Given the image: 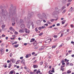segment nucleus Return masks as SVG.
<instances>
[{
	"mask_svg": "<svg viewBox=\"0 0 74 74\" xmlns=\"http://www.w3.org/2000/svg\"><path fill=\"white\" fill-rule=\"evenodd\" d=\"M2 17L0 16V22H3L2 21V18H3V19H6L5 21H6L7 19V16L8 15L9 13L7 12L6 10H4L2 9Z\"/></svg>",
	"mask_w": 74,
	"mask_h": 74,
	"instance_id": "1",
	"label": "nucleus"
},
{
	"mask_svg": "<svg viewBox=\"0 0 74 74\" xmlns=\"http://www.w3.org/2000/svg\"><path fill=\"white\" fill-rule=\"evenodd\" d=\"M9 12L10 15L9 16H14L16 14V9L15 8L14 10V6L13 5H11L10 8H9Z\"/></svg>",
	"mask_w": 74,
	"mask_h": 74,
	"instance_id": "2",
	"label": "nucleus"
},
{
	"mask_svg": "<svg viewBox=\"0 0 74 74\" xmlns=\"http://www.w3.org/2000/svg\"><path fill=\"white\" fill-rule=\"evenodd\" d=\"M38 16L41 19H43V18H45V19H47V17L45 13H43L42 14H38Z\"/></svg>",
	"mask_w": 74,
	"mask_h": 74,
	"instance_id": "3",
	"label": "nucleus"
},
{
	"mask_svg": "<svg viewBox=\"0 0 74 74\" xmlns=\"http://www.w3.org/2000/svg\"><path fill=\"white\" fill-rule=\"evenodd\" d=\"M55 10L52 13V15H56V14H59V11H60L61 12H62V11L60 9H58V7H56L55 8Z\"/></svg>",
	"mask_w": 74,
	"mask_h": 74,
	"instance_id": "4",
	"label": "nucleus"
},
{
	"mask_svg": "<svg viewBox=\"0 0 74 74\" xmlns=\"http://www.w3.org/2000/svg\"><path fill=\"white\" fill-rule=\"evenodd\" d=\"M32 14H33V13L32 12L31 13H29L27 16V18L30 19V18L32 17Z\"/></svg>",
	"mask_w": 74,
	"mask_h": 74,
	"instance_id": "5",
	"label": "nucleus"
},
{
	"mask_svg": "<svg viewBox=\"0 0 74 74\" xmlns=\"http://www.w3.org/2000/svg\"><path fill=\"white\" fill-rule=\"evenodd\" d=\"M0 52H1L2 55H3L4 53V50L3 48H0Z\"/></svg>",
	"mask_w": 74,
	"mask_h": 74,
	"instance_id": "6",
	"label": "nucleus"
},
{
	"mask_svg": "<svg viewBox=\"0 0 74 74\" xmlns=\"http://www.w3.org/2000/svg\"><path fill=\"white\" fill-rule=\"evenodd\" d=\"M21 63L23 64V66H25V61L24 59H23L21 61Z\"/></svg>",
	"mask_w": 74,
	"mask_h": 74,
	"instance_id": "7",
	"label": "nucleus"
},
{
	"mask_svg": "<svg viewBox=\"0 0 74 74\" xmlns=\"http://www.w3.org/2000/svg\"><path fill=\"white\" fill-rule=\"evenodd\" d=\"M31 22H32L31 21H29L28 22L27 26L28 29H29L30 28V25H31Z\"/></svg>",
	"mask_w": 74,
	"mask_h": 74,
	"instance_id": "8",
	"label": "nucleus"
},
{
	"mask_svg": "<svg viewBox=\"0 0 74 74\" xmlns=\"http://www.w3.org/2000/svg\"><path fill=\"white\" fill-rule=\"evenodd\" d=\"M41 21L38 20L37 21L36 23H37V25H41Z\"/></svg>",
	"mask_w": 74,
	"mask_h": 74,
	"instance_id": "9",
	"label": "nucleus"
},
{
	"mask_svg": "<svg viewBox=\"0 0 74 74\" xmlns=\"http://www.w3.org/2000/svg\"><path fill=\"white\" fill-rule=\"evenodd\" d=\"M74 11V9L73 8V7H71L70 9L69 10V12H73Z\"/></svg>",
	"mask_w": 74,
	"mask_h": 74,
	"instance_id": "10",
	"label": "nucleus"
},
{
	"mask_svg": "<svg viewBox=\"0 0 74 74\" xmlns=\"http://www.w3.org/2000/svg\"><path fill=\"white\" fill-rule=\"evenodd\" d=\"M10 62H12V63H15V59H14V58H12L10 59Z\"/></svg>",
	"mask_w": 74,
	"mask_h": 74,
	"instance_id": "11",
	"label": "nucleus"
},
{
	"mask_svg": "<svg viewBox=\"0 0 74 74\" xmlns=\"http://www.w3.org/2000/svg\"><path fill=\"white\" fill-rule=\"evenodd\" d=\"M33 67L34 69H36L38 68V65H34Z\"/></svg>",
	"mask_w": 74,
	"mask_h": 74,
	"instance_id": "12",
	"label": "nucleus"
},
{
	"mask_svg": "<svg viewBox=\"0 0 74 74\" xmlns=\"http://www.w3.org/2000/svg\"><path fill=\"white\" fill-rule=\"evenodd\" d=\"M35 41V39L33 38L31 39L30 42H33V41Z\"/></svg>",
	"mask_w": 74,
	"mask_h": 74,
	"instance_id": "13",
	"label": "nucleus"
},
{
	"mask_svg": "<svg viewBox=\"0 0 74 74\" xmlns=\"http://www.w3.org/2000/svg\"><path fill=\"white\" fill-rule=\"evenodd\" d=\"M20 23H23V19H21L20 21H19Z\"/></svg>",
	"mask_w": 74,
	"mask_h": 74,
	"instance_id": "14",
	"label": "nucleus"
},
{
	"mask_svg": "<svg viewBox=\"0 0 74 74\" xmlns=\"http://www.w3.org/2000/svg\"><path fill=\"white\" fill-rule=\"evenodd\" d=\"M71 73V71L70 70H68L67 71V74H70Z\"/></svg>",
	"mask_w": 74,
	"mask_h": 74,
	"instance_id": "15",
	"label": "nucleus"
},
{
	"mask_svg": "<svg viewBox=\"0 0 74 74\" xmlns=\"http://www.w3.org/2000/svg\"><path fill=\"white\" fill-rule=\"evenodd\" d=\"M8 66H9L8 67V68H11V66H12L11 64L10 63L9 64Z\"/></svg>",
	"mask_w": 74,
	"mask_h": 74,
	"instance_id": "16",
	"label": "nucleus"
},
{
	"mask_svg": "<svg viewBox=\"0 0 74 74\" xmlns=\"http://www.w3.org/2000/svg\"><path fill=\"white\" fill-rule=\"evenodd\" d=\"M1 27H2V29H4V27H5V25H2Z\"/></svg>",
	"mask_w": 74,
	"mask_h": 74,
	"instance_id": "17",
	"label": "nucleus"
},
{
	"mask_svg": "<svg viewBox=\"0 0 74 74\" xmlns=\"http://www.w3.org/2000/svg\"><path fill=\"white\" fill-rule=\"evenodd\" d=\"M14 73V71H11L9 73V74H13ZM14 74H15V73H14Z\"/></svg>",
	"mask_w": 74,
	"mask_h": 74,
	"instance_id": "18",
	"label": "nucleus"
},
{
	"mask_svg": "<svg viewBox=\"0 0 74 74\" xmlns=\"http://www.w3.org/2000/svg\"><path fill=\"white\" fill-rule=\"evenodd\" d=\"M66 20H64L63 21H62V25L64 24V23H65V22H66Z\"/></svg>",
	"mask_w": 74,
	"mask_h": 74,
	"instance_id": "19",
	"label": "nucleus"
},
{
	"mask_svg": "<svg viewBox=\"0 0 74 74\" xmlns=\"http://www.w3.org/2000/svg\"><path fill=\"white\" fill-rule=\"evenodd\" d=\"M51 73H55V71H54V68H52L51 71Z\"/></svg>",
	"mask_w": 74,
	"mask_h": 74,
	"instance_id": "20",
	"label": "nucleus"
},
{
	"mask_svg": "<svg viewBox=\"0 0 74 74\" xmlns=\"http://www.w3.org/2000/svg\"><path fill=\"white\" fill-rule=\"evenodd\" d=\"M56 47V45L53 46L51 47V48H52V49H53V48H55Z\"/></svg>",
	"mask_w": 74,
	"mask_h": 74,
	"instance_id": "21",
	"label": "nucleus"
},
{
	"mask_svg": "<svg viewBox=\"0 0 74 74\" xmlns=\"http://www.w3.org/2000/svg\"><path fill=\"white\" fill-rule=\"evenodd\" d=\"M20 61L19 60H18V61H17L16 62V64H19V61Z\"/></svg>",
	"mask_w": 74,
	"mask_h": 74,
	"instance_id": "22",
	"label": "nucleus"
},
{
	"mask_svg": "<svg viewBox=\"0 0 74 74\" xmlns=\"http://www.w3.org/2000/svg\"><path fill=\"white\" fill-rule=\"evenodd\" d=\"M66 8V6H63V7L61 8V10H64V8Z\"/></svg>",
	"mask_w": 74,
	"mask_h": 74,
	"instance_id": "23",
	"label": "nucleus"
},
{
	"mask_svg": "<svg viewBox=\"0 0 74 74\" xmlns=\"http://www.w3.org/2000/svg\"><path fill=\"white\" fill-rule=\"evenodd\" d=\"M25 32L26 33H27L28 32H27V29L26 28L25 29Z\"/></svg>",
	"mask_w": 74,
	"mask_h": 74,
	"instance_id": "24",
	"label": "nucleus"
},
{
	"mask_svg": "<svg viewBox=\"0 0 74 74\" xmlns=\"http://www.w3.org/2000/svg\"><path fill=\"white\" fill-rule=\"evenodd\" d=\"M12 21H15V18H14V17H12Z\"/></svg>",
	"mask_w": 74,
	"mask_h": 74,
	"instance_id": "25",
	"label": "nucleus"
},
{
	"mask_svg": "<svg viewBox=\"0 0 74 74\" xmlns=\"http://www.w3.org/2000/svg\"><path fill=\"white\" fill-rule=\"evenodd\" d=\"M19 44H18V45H15V48H17V47H18L19 46Z\"/></svg>",
	"mask_w": 74,
	"mask_h": 74,
	"instance_id": "26",
	"label": "nucleus"
},
{
	"mask_svg": "<svg viewBox=\"0 0 74 74\" xmlns=\"http://www.w3.org/2000/svg\"><path fill=\"white\" fill-rule=\"evenodd\" d=\"M42 29V27H40L38 28V29L39 30H41Z\"/></svg>",
	"mask_w": 74,
	"mask_h": 74,
	"instance_id": "27",
	"label": "nucleus"
},
{
	"mask_svg": "<svg viewBox=\"0 0 74 74\" xmlns=\"http://www.w3.org/2000/svg\"><path fill=\"white\" fill-rule=\"evenodd\" d=\"M66 9H64V11L63 12H62V13L63 14L65 12H66Z\"/></svg>",
	"mask_w": 74,
	"mask_h": 74,
	"instance_id": "28",
	"label": "nucleus"
},
{
	"mask_svg": "<svg viewBox=\"0 0 74 74\" xmlns=\"http://www.w3.org/2000/svg\"><path fill=\"white\" fill-rule=\"evenodd\" d=\"M14 34H16V35H17V34H18V32L16 31H15L14 32Z\"/></svg>",
	"mask_w": 74,
	"mask_h": 74,
	"instance_id": "29",
	"label": "nucleus"
},
{
	"mask_svg": "<svg viewBox=\"0 0 74 74\" xmlns=\"http://www.w3.org/2000/svg\"><path fill=\"white\" fill-rule=\"evenodd\" d=\"M10 30H11V31H12V30H13V28H12V27H11L10 28H9Z\"/></svg>",
	"mask_w": 74,
	"mask_h": 74,
	"instance_id": "30",
	"label": "nucleus"
},
{
	"mask_svg": "<svg viewBox=\"0 0 74 74\" xmlns=\"http://www.w3.org/2000/svg\"><path fill=\"white\" fill-rule=\"evenodd\" d=\"M45 43L46 44H49L50 42V41H49L48 42H47L46 41H45Z\"/></svg>",
	"mask_w": 74,
	"mask_h": 74,
	"instance_id": "31",
	"label": "nucleus"
},
{
	"mask_svg": "<svg viewBox=\"0 0 74 74\" xmlns=\"http://www.w3.org/2000/svg\"><path fill=\"white\" fill-rule=\"evenodd\" d=\"M55 19H51L50 20L51 22H53V21H55Z\"/></svg>",
	"mask_w": 74,
	"mask_h": 74,
	"instance_id": "32",
	"label": "nucleus"
},
{
	"mask_svg": "<svg viewBox=\"0 0 74 74\" xmlns=\"http://www.w3.org/2000/svg\"><path fill=\"white\" fill-rule=\"evenodd\" d=\"M47 23H48V24H51V23L49 22V21H47Z\"/></svg>",
	"mask_w": 74,
	"mask_h": 74,
	"instance_id": "33",
	"label": "nucleus"
},
{
	"mask_svg": "<svg viewBox=\"0 0 74 74\" xmlns=\"http://www.w3.org/2000/svg\"><path fill=\"white\" fill-rule=\"evenodd\" d=\"M17 42H18L16 41L14 42L12 44V45H14V44H16V43H17Z\"/></svg>",
	"mask_w": 74,
	"mask_h": 74,
	"instance_id": "34",
	"label": "nucleus"
},
{
	"mask_svg": "<svg viewBox=\"0 0 74 74\" xmlns=\"http://www.w3.org/2000/svg\"><path fill=\"white\" fill-rule=\"evenodd\" d=\"M42 34H43V33H41L39 34V36H42Z\"/></svg>",
	"mask_w": 74,
	"mask_h": 74,
	"instance_id": "35",
	"label": "nucleus"
},
{
	"mask_svg": "<svg viewBox=\"0 0 74 74\" xmlns=\"http://www.w3.org/2000/svg\"><path fill=\"white\" fill-rule=\"evenodd\" d=\"M1 37H5V35H4V34H3L1 36Z\"/></svg>",
	"mask_w": 74,
	"mask_h": 74,
	"instance_id": "36",
	"label": "nucleus"
},
{
	"mask_svg": "<svg viewBox=\"0 0 74 74\" xmlns=\"http://www.w3.org/2000/svg\"><path fill=\"white\" fill-rule=\"evenodd\" d=\"M41 27L42 29H45L46 27H45V26H42Z\"/></svg>",
	"mask_w": 74,
	"mask_h": 74,
	"instance_id": "37",
	"label": "nucleus"
},
{
	"mask_svg": "<svg viewBox=\"0 0 74 74\" xmlns=\"http://www.w3.org/2000/svg\"><path fill=\"white\" fill-rule=\"evenodd\" d=\"M35 30L36 32H38V29H37V27L35 29Z\"/></svg>",
	"mask_w": 74,
	"mask_h": 74,
	"instance_id": "38",
	"label": "nucleus"
},
{
	"mask_svg": "<svg viewBox=\"0 0 74 74\" xmlns=\"http://www.w3.org/2000/svg\"><path fill=\"white\" fill-rule=\"evenodd\" d=\"M19 32H20V33H23V30H21L19 31Z\"/></svg>",
	"mask_w": 74,
	"mask_h": 74,
	"instance_id": "39",
	"label": "nucleus"
},
{
	"mask_svg": "<svg viewBox=\"0 0 74 74\" xmlns=\"http://www.w3.org/2000/svg\"><path fill=\"white\" fill-rule=\"evenodd\" d=\"M40 51H42V50H44V48H41L39 49Z\"/></svg>",
	"mask_w": 74,
	"mask_h": 74,
	"instance_id": "40",
	"label": "nucleus"
},
{
	"mask_svg": "<svg viewBox=\"0 0 74 74\" xmlns=\"http://www.w3.org/2000/svg\"><path fill=\"white\" fill-rule=\"evenodd\" d=\"M43 62H40V65H42V64H43Z\"/></svg>",
	"mask_w": 74,
	"mask_h": 74,
	"instance_id": "41",
	"label": "nucleus"
},
{
	"mask_svg": "<svg viewBox=\"0 0 74 74\" xmlns=\"http://www.w3.org/2000/svg\"><path fill=\"white\" fill-rule=\"evenodd\" d=\"M53 37H54V38H57V37H58V36L56 35H54L53 36Z\"/></svg>",
	"mask_w": 74,
	"mask_h": 74,
	"instance_id": "42",
	"label": "nucleus"
},
{
	"mask_svg": "<svg viewBox=\"0 0 74 74\" xmlns=\"http://www.w3.org/2000/svg\"><path fill=\"white\" fill-rule=\"evenodd\" d=\"M28 55L29 57H30L31 56H32V55L31 54V53H29L28 54Z\"/></svg>",
	"mask_w": 74,
	"mask_h": 74,
	"instance_id": "43",
	"label": "nucleus"
},
{
	"mask_svg": "<svg viewBox=\"0 0 74 74\" xmlns=\"http://www.w3.org/2000/svg\"><path fill=\"white\" fill-rule=\"evenodd\" d=\"M26 58H29V55H26L25 56Z\"/></svg>",
	"mask_w": 74,
	"mask_h": 74,
	"instance_id": "44",
	"label": "nucleus"
},
{
	"mask_svg": "<svg viewBox=\"0 0 74 74\" xmlns=\"http://www.w3.org/2000/svg\"><path fill=\"white\" fill-rule=\"evenodd\" d=\"M10 57H12V53H10Z\"/></svg>",
	"mask_w": 74,
	"mask_h": 74,
	"instance_id": "45",
	"label": "nucleus"
},
{
	"mask_svg": "<svg viewBox=\"0 0 74 74\" xmlns=\"http://www.w3.org/2000/svg\"><path fill=\"white\" fill-rule=\"evenodd\" d=\"M72 1V0H68V3H70Z\"/></svg>",
	"mask_w": 74,
	"mask_h": 74,
	"instance_id": "46",
	"label": "nucleus"
},
{
	"mask_svg": "<svg viewBox=\"0 0 74 74\" xmlns=\"http://www.w3.org/2000/svg\"><path fill=\"white\" fill-rule=\"evenodd\" d=\"M46 39H47V40H46V41H48V40H49V37H48Z\"/></svg>",
	"mask_w": 74,
	"mask_h": 74,
	"instance_id": "47",
	"label": "nucleus"
},
{
	"mask_svg": "<svg viewBox=\"0 0 74 74\" xmlns=\"http://www.w3.org/2000/svg\"><path fill=\"white\" fill-rule=\"evenodd\" d=\"M70 4V3H68L67 5V6L68 7V6H69V5Z\"/></svg>",
	"mask_w": 74,
	"mask_h": 74,
	"instance_id": "48",
	"label": "nucleus"
},
{
	"mask_svg": "<svg viewBox=\"0 0 74 74\" xmlns=\"http://www.w3.org/2000/svg\"><path fill=\"white\" fill-rule=\"evenodd\" d=\"M31 25H32V27L33 28L34 27V24L33 23H32L31 24Z\"/></svg>",
	"mask_w": 74,
	"mask_h": 74,
	"instance_id": "49",
	"label": "nucleus"
},
{
	"mask_svg": "<svg viewBox=\"0 0 74 74\" xmlns=\"http://www.w3.org/2000/svg\"><path fill=\"white\" fill-rule=\"evenodd\" d=\"M4 44L3 43L2 45H1V47H4Z\"/></svg>",
	"mask_w": 74,
	"mask_h": 74,
	"instance_id": "50",
	"label": "nucleus"
},
{
	"mask_svg": "<svg viewBox=\"0 0 74 74\" xmlns=\"http://www.w3.org/2000/svg\"><path fill=\"white\" fill-rule=\"evenodd\" d=\"M57 26H60V23H58V24H57L56 25Z\"/></svg>",
	"mask_w": 74,
	"mask_h": 74,
	"instance_id": "51",
	"label": "nucleus"
},
{
	"mask_svg": "<svg viewBox=\"0 0 74 74\" xmlns=\"http://www.w3.org/2000/svg\"><path fill=\"white\" fill-rule=\"evenodd\" d=\"M21 26H23V27H25V25L24 24H21Z\"/></svg>",
	"mask_w": 74,
	"mask_h": 74,
	"instance_id": "52",
	"label": "nucleus"
},
{
	"mask_svg": "<svg viewBox=\"0 0 74 74\" xmlns=\"http://www.w3.org/2000/svg\"><path fill=\"white\" fill-rule=\"evenodd\" d=\"M27 44V43H25L24 44V45H25V46H26Z\"/></svg>",
	"mask_w": 74,
	"mask_h": 74,
	"instance_id": "53",
	"label": "nucleus"
},
{
	"mask_svg": "<svg viewBox=\"0 0 74 74\" xmlns=\"http://www.w3.org/2000/svg\"><path fill=\"white\" fill-rule=\"evenodd\" d=\"M62 74H67V73L66 72H64L62 73Z\"/></svg>",
	"mask_w": 74,
	"mask_h": 74,
	"instance_id": "54",
	"label": "nucleus"
},
{
	"mask_svg": "<svg viewBox=\"0 0 74 74\" xmlns=\"http://www.w3.org/2000/svg\"><path fill=\"white\" fill-rule=\"evenodd\" d=\"M34 54H35V52H34L32 53V55H34Z\"/></svg>",
	"mask_w": 74,
	"mask_h": 74,
	"instance_id": "55",
	"label": "nucleus"
},
{
	"mask_svg": "<svg viewBox=\"0 0 74 74\" xmlns=\"http://www.w3.org/2000/svg\"><path fill=\"white\" fill-rule=\"evenodd\" d=\"M54 30H56V29H57V30H58V28L56 27L54 28Z\"/></svg>",
	"mask_w": 74,
	"mask_h": 74,
	"instance_id": "56",
	"label": "nucleus"
},
{
	"mask_svg": "<svg viewBox=\"0 0 74 74\" xmlns=\"http://www.w3.org/2000/svg\"><path fill=\"white\" fill-rule=\"evenodd\" d=\"M70 66H73V64L72 63H70Z\"/></svg>",
	"mask_w": 74,
	"mask_h": 74,
	"instance_id": "57",
	"label": "nucleus"
},
{
	"mask_svg": "<svg viewBox=\"0 0 74 74\" xmlns=\"http://www.w3.org/2000/svg\"><path fill=\"white\" fill-rule=\"evenodd\" d=\"M11 62V61H10V60H8L7 61V62L8 63H9V62Z\"/></svg>",
	"mask_w": 74,
	"mask_h": 74,
	"instance_id": "58",
	"label": "nucleus"
},
{
	"mask_svg": "<svg viewBox=\"0 0 74 74\" xmlns=\"http://www.w3.org/2000/svg\"><path fill=\"white\" fill-rule=\"evenodd\" d=\"M48 66L47 65H45V68H47V67H48Z\"/></svg>",
	"mask_w": 74,
	"mask_h": 74,
	"instance_id": "59",
	"label": "nucleus"
},
{
	"mask_svg": "<svg viewBox=\"0 0 74 74\" xmlns=\"http://www.w3.org/2000/svg\"><path fill=\"white\" fill-rule=\"evenodd\" d=\"M71 26L72 27H73V24H71Z\"/></svg>",
	"mask_w": 74,
	"mask_h": 74,
	"instance_id": "60",
	"label": "nucleus"
},
{
	"mask_svg": "<svg viewBox=\"0 0 74 74\" xmlns=\"http://www.w3.org/2000/svg\"><path fill=\"white\" fill-rule=\"evenodd\" d=\"M8 37H5V39H6V40H8Z\"/></svg>",
	"mask_w": 74,
	"mask_h": 74,
	"instance_id": "61",
	"label": "nucleus"
},
{
	"mask_svg": "<svg viewBox=\"0 0 74 74\" xmlns=\"http://www.w3.org/2000/svg\"><path fill=\"white\" fill-rule=\"evenodd\" d=\"M23 57H21L20 58V59H23Z\"/></svg>",
	"mask_w": 74,
	"mask_h": 74,
	"instance_id": "62",
	"label": "nucleus"
},
{
	"mask_svg": "<svg viewBox=\"0 0 74 74\" xmlns=\"http://www.w3.org/2000/svg\"><path fill=\"white\" fill-rule=\"evenodd\" d=\"M43 22L45 23V22H46V21L45 20H43Z\"/></svg>",
	"mask_w": 74,
	"mask_h": 74,
	"instance_id": "63",
	"label": "nucleus"
},
{
	"mask_svg": "<svg viewBox=\"0 0 74 74\" xmlns=\"http://www.w3.org/2000/svg\"><path fill=\"white\" fill-rule=\"evenodd\" d=\"M71 56L72 57H73H73H74V54H73L71 55Z\"/></svg>",
	"mask_w": 74,
	"mask_h": 74,
	"instance_id": "64",
	"label": "nucleus"
}]
</instances>
